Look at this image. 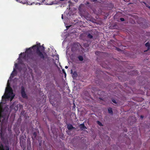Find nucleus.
<instances>
[{"instance_id": "nucleus-1", "label": "nucleus", "mask_w": 150, "mask_h": 150, "mask_svg": "<svg viewBox=\"0 0 150 150\" xmlns=\"http://www.w3.org/2000/svg\"><path fill=\"white\" fill-rule=\"evenodd\" d=\"M18 64H15L13 71L7 82L5 93L2 97V101L0 103V150H9L8 142L5 143L4 138V133L7 127L6 125L8 122L9 116L8 108L6 106L3 108V104H4L6 101H11L15 96L12 88L10 86L9 81L15 74H16L15 68H17Z\"/></svg>"}, {"instance_id": "nucleus-2", "label": "nucleus", "mask_w": 150, "mask_h": 150, "mask_svg": "<svg viewBox=\"0 0 150 150\" xmlns=\"http://www.w3.org/2000/svg\"><path fill=\"white\" fill-rule=\"evenodd\" d=\"M40 45V43H39L38 44H37V45H34L32 47H30L27 49L25 51V53H21L19 56L18 59L19 60L21 59L20 55H23V58H24L26 54H27V56H28L30 54H33L35 51H36L37 53L41 58H44V57L43 54L39 50V48L38 47V45Z\"/></svg>"}, {"instance_id": "nucleus-3", "label": "nucleus", "mask_w": 150, "mask_h": 150, "mask_svg": "<svg viewBox=\"0 0 150 150\" xmlns=\"http://www.w3.org/2000/svg\"><path fill=\"white\" fill-rule=\"evenodd\" d=\"M21 94L23 97L24 98H26L27 97L25 91V88L23 86L21 87Z\"/></svg>"}, {"instance_id": "nucleus-4", "label": "nucleus", "mask_w": 150, "mask_h": 150, "mask_svg": "<svg viewBox=\"0 0 150 150\" xmlns=\"http://www.w3.org/2000/svg\"><path fill=\"white\" fill-rule=\"evenodd\" d=\"M16 1L19 2L23 4L26 3L27 1H23L22 0H16Z\"/></svg>"}, {"instance_id": "nucleus-5", "label": "nucleus", "mask_w": 150, "mask_h": 150, "mask_svg": "<svg viewBox=\"0 0 150 150\" xmlns=\"http://www.w3.org/2000/svg\"><path fill=\"white\" fill-rule=\"evenodd\" d=\"M67 128L68 129H71L74 128V127L72 126L70 124H69L67 125Z\"/></svg>"}, {"instance_id": "nucleus-6", "label": "nucleus", "mask_w": 150, "mask_h": 150, "mask_svg": "<svg viewBox=\"0 0 150 150\" xmlns=\"http://www.w3.org/2000/svg\"><path fill=\"white\" fill-rule=\"evenodd\" d=\"M145 46L147 47L148 50H149L150 48V44L149 43L147 42L145 44Z\"/></svg>"}, {"instance_id": "nucleus-7", "label": "nucleus", "mask_w": 150, "mask_h": 150, "mask_svg": "<svg viewBox=\"0 0 150 150\" xmlns=\"http://www.w3.org/2000/svg\"><path fill=\"white\" fill-rule=\"evenodd\" d=\"M80 128L82 129H86V127L84 126V125L83 124H81L80 125Z\"/></svg>"}, {"instance_id": "nucleus-8", "label": "nucleus", "mask_w": 150, "mask_h": 150, "mask_svg": "<svg viewBox=\"0 0 150 150\" xmlns=\"http://www.w3.org/2000/svg\"><path fill=\"white\" fill-rule=\"evenodd\" d=\"M108 112L111 114H112V108H109L108 109Z\"/></svg>"}, {"instance_id": "nucleus-9", "label": "nucleus", "mask_w": 150, "mask_h": 150, "mask_svg": "<svg viewBox=\"0 0 150 150\" xmlns=\"http://www.w3.org/2000/svg\"><path fill=\"white\" fill-rule=\"evenodd\" d=\"M78 58H79V60H80L81 61H82L83 59V57H82L81 56H79L78 57Z\"/></svg>"}, {"instance_id": "nucleus-10", "label": "nucleus", "mask_w": 150, "mask_h": 150, "mask_svg": "<svg viewBox=\"0 0 150 150\" xmlns=\"http://www.w3.org/2000/svg\"><path fill=\"white\" fill-rule=\"evenodd\" d=\"M21 106V107H22V105H20L19 104H18L17 105V106H15V107H14V109L15 110H17L18 109V106Z\"/></svg>"}, {"instance_id": "nucleus-11", "label": "nucleus", "mask_w": 150, "mask_h": 150, "mask_svg": "<svg viewBox=\"0 0 150 150\" xmlns=\"http://www.w3.org/2000/svg\"><path fill=\"white\" fill-rule=\"evenodd\" d=\"M88 37L89 38H93V36L90 34H89L88 35Z\"/></svg>"}, {"instance_id": "nucleus-12", "label": "nucleus", "mask_w": 150, "mask_h": 150, "mask_svg": "<svg viewBox=\"0 0 150 150\" xmlns=\"http://www.w3.org/2000/svg\"><path fill=\"white\" fill-rule=\"evenodd\" d=\"M97 122L98 125H99L100 126H101L102 125V123L99 121H97Z\"/></svg>"}, {"instance_id": "nucleus-13", "label": "nucleus", "mask_w": 150, "mask_h": 150, "mask_svg": "<svg viewBox=\"0 0 150 150\" xmlns=\"http://www.w3.org/2000/svg\"><path fill=\"white\" fill-rule=\"evenodd\" d=\"M112 101L113 102L115 103H116V101L114 100H112Z\"/></svg>"}, {"instance_id": "nucleus-14", "label": "nucleus", "mask_w": 150, "mask_h": 150, "mask_svg": "<svg viewBox=\"0 0 150 150\" xmlns=\"http://www.w3.org/2000/svg\"><path fill=\"white\" fill-rule=\"evenodd\" d=\"M120 20L122 21H124V19L123 18H120Z\"/></svg>"}, {"instance_id": "nucleus-15", "label": "nucleus", "mask_w": 150, "mask_h": 150, "mask_svg": "<svg viewBox=\"0 0 150 150\" xmlns=\"http://www.w3.org/2000/svg\"><path fill=\"white\" fill-rule=\"evenodd\" d=\"M42 47L43 49L42 51H44V48L43 47Z\"/></svg>"}, {"instance_id": "nucleus-16", "label": "nucleus", "mask_w": 150, "mask_h": 150, "mask_svg": "<svg viewBox=\"0 0 150 150\" xmlns=\"http://www.w3.org/2000/svg\"><path fill=\"white\" fill-rule=\"evenodd\" d=\"M146 6L147 7H148L149 8H150V6H148V5H147H147H146Z\"/></svg>"}, {"instance_id": "nucleus-17", "label": "nucleus", "mask_w": 150, "mask_h": 150, "mask_svg": "<svg viewBox=\"0 0 150 150\" xmlns=\"http://www.w3.org/2000/svg\"><path fill=\"white\" fill-rule=\"evenodd\" d=\"M65 67L66 69H67L68 68V67L67 66H66Z\"/></svg>"}, {"instance_id": "nucleus-18", "label": "nucleus", "mask_w": 150, "mask_h": 150, "mask_svg": "<svg viewBox=\"0 0 150 150\" xmlns=\"http://www.w3.org/2000/svg\"><path fill=\"white\" fill-rule=\"evenodd\" d=\"M62 19H63V15H62Z\"/></svg>"}, {"instance_id": "nucleus-19", "label": "nucleus", "mask_w": 150, "mask_h": 150, "mask_svg": "<svg viewBox=\"0 0 150 150\" xmlns=\"http://www.w3.org/2000/svg\"><path fill=\"white\" fill-rule=\"evenodd\" d=\"M92 1H93V2H95L96 0H91Z\"/></svg>"}, {"instance_id": "nucleus-20", "label": "nucleus", "mask_w": 150, "mask_h": 150, "mask_svg": "<svg viewBox=\"0 0 150 150\" xmlns=\"http://www.w3.org/2000/svg\"><path fill=\"white\" fill-rule=\"evenodd\" d=\"M143 116H141V117L142 118H143Z\"/></svg>"}, {"instance_id": "nucleus-21", "label": "nucleus", "mask_w": 150, "mask_h": 150, "mask_svg": "<svg viewBox=\"0 0 150 150\" xmlns=\"http://www.w3.org/2000/svg\"><path fill=\"white\" fill-rule=\"evenodd\" d=\"M42 1H45V0H41Z\"/></svg>"}, {"instance_id": "nucleus-22", "label": "nucleus", "mask_w": 150, "mask_h": 150, "mask_svg": "<svg viewBox=\"0 0 150 150\" xmlns=\"http://www.w3.org/2000/svg\"><path fill=\"white\" fill-rule=\"evenodd\" d=\"M63 72H64V70H63Z\"/></svg>"}]
</instances>
